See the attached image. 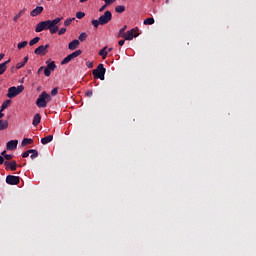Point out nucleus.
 Wrapping results in <instances>:
<instances>
[{
    "label": "nucleus",
    "instance_id": "nucleus-21",
    "mask_svg": "<svg viewBox=\"0 0 256 256\" xmlns=\"http://www.w3.org/2000/svg\"><path fill=\"white\" fill-rule=\"evenodd\" d=\"M31 143H33V139H31V138H24L22 140L21 145H22V147H25L26 145H31Z\"/></svg>",
    "mask_w": 256,
    "mask_h": 256
},
{
    "label": "nucleus",
    "instance_id": "nucleus-9",
    "mask_svg": "<svg viewBox=\"0 0 256 256\" xmlns=\"http://www.w3.org/2000/svg\"><path fill=\"white\" fill-rule=\"evenodd\" d=\"M17 145H19V140H10L6 144V149L7 151H15Z\"/></svg>",
    "mask_w": 256,
    "mask_h": 256
},
{
    "label": "nucleus",
    "instance_id": "nucleus-6",
    "mask_svg": "<svg viewBox=\"0 0 256 256\" xmlns=\"http://www.w3.org/2000/svg\"><path fill=\"white\" fill-rule=\"evenodd\" d=\"M47 67L44 69V75L45 77H51V71H54L57 69V65L55 64V61H52L49 63V61L46 62Z\"/></svg>",
    "mask_w": 256,
    "mask_h": 256
},
{
    "label": "nucleus",
    "instance_id": "nucleus-18",
    "mask_svg": "<svg viewBox=\"0 0 256 256\" xmlns=\"http://www.w3.org/2000/svg\"><path fill=\"white\" fill-rule=\"evenodd\" d=\"M9 127V121L7 120H0V131H5Z\"/></svg>",
    "mask_w": 256,
    "mask_h": 256
},
{
    "label": "nucleus",
    "instance_id": "nucleus-46",
    "mask_svg": "<svg viewBox=\"0 0 256 256\" xmlns=\"http://www.w3.org/2000/svg\"><path fill=\"white\" fill-rule=\"evenodd\" d=\"M27 61H29V56H25V57H24L23 63H24L25 65H27Z\"/></svg>",
    "mask_w": 256,
    "mask_h": 256
},
{
    "label": "nucleus",
    "instance_id": "nucleus-40",
    "mask_svg": "<svg viewBox=\"0 0 256 256\" xmlns=\"http://www.w3.org/2000/svg\"><path fill=\"white\" fill-rule=\"evenodd\" d=\"M22 157H23V159H27V157H29V151L27 150V151L23 152Z\"/></svg>",
    "mask_w": 256,
    "mask_h": 256
},
{
    "label": "nucleus",
    "instance_id": "nucleus-7",
    "mask_svg": "<svg viewBox=\"0 0 256 256\" xmlns=\"http://www.w3.org/2000/svg\"><path fill=\"white\" fill-rule=\"evenodd\" d=\"M134 37H139V34L135 28H132L131 30L127 31V33L123 34L125 41H133Z\"/></svg>",
    "mask_w": 256,
    "mask_h": 256
},
{
    "label": "nucleus",
    "instance_id": "nucleus-45",
    "mask_svg": "<svg viewBox=\"0 0 256 256\" xmlns=\"http://www.w3.org/2000/svg\"><path fill=\"white\" fill-rule=\"evenodd\" d=\"M5 163V158L3 156H0V165H3Z\"/></svg>",
    "mask_w": 256,
    "mask_h": 256
},
{
    "label": "nucleus",
    "instance_id": "nucleus-19",
    "mask_svg": "<svg viewBox=\"0 0 256 256\" xmlns=\"http://www.w3.org/2000/svg\"><path fill=\"white\" fill-rule=\"evenodd\" d=\"M73 56L71 54H69L67 57H65L62 61H61V65H67V63H71V61H73Z\"/></svg>",
    "mask_w": 256,
    "mask_h": 256
},
{
    "label": "nucleus",
    "instance_id": "nucleus-39",
    "mask_svg": "<svg viewBox=\"0 0 256 256\" xmlns=\"http://www.w3.org/2000/svg\"><path fill=\"white\" fill-rule=\"evenodd\" d=\"M85 95H86V97H93V91L88 90V91H86Z\"/></svg>",
    "mask_w": 256,
    "mask_h": 256
},
{
    "label": "nucleus",
    "instance_id": "nucleus-38",
    "mask_svg": "<svg viewBox=\"0 0 256 256\" xmlns=\"http://www.w3.org/2000/svg\"><path fill=\"white\" fill-rule=\"evenodd\" d=\"M24 62H20L16 64V69H22V67L24 66Z\"/></svg>",
    "mask_w": 256,
    "mask_h": 256
},
{
    "label": "nucleus",
    "instance_id": "nucleus-10",
    "mask_svg": "<svg viewBox=\"0 0 256 256\" xmlns=\"http://www.w3.org/2000/svg\"><path fill=\"white\" fill-rule=\"evenodd\" d=\"M47 49H49V44L41 45L35 49V55H45L47 53Z\"/></svg>",
    "mask_w": 256,
    "mask_h": 256
},
{
    "label": "nucleus",
    "instance_id": "nucleus-12",
    "mask_svg": "<svg viewBox=\"0 0 256 256\" xmlns=\"http://www.w3.org/2000/svg\"><path fill=\"white\" fill-rule=\"evenodd\" d=\"M43 13V6H37L30 12L31 17H37V15H41Z\"/></svg>",
    "mask_w": 256,
    "mask_h": 256
},
{
    "label": "nucleus",
    "instance_id": "nucleus-52",
    "mask_svg": "<svg viewBox=\"0 0 256 256\" xmlns=\"http://www.w3.org/2000/svg\"><path fill=\"white\" fill-rule=\"evenodd\" d=\"M87 0H80V3H86Z\"/></svg>",
    "mask_w": 256,
    "mask_h": 256
},
{
    "label": "nucleus",
    "instance_id": "nucleus-8",
    "mask_svg": "<svg viewBox=\"0 0 256 256\" xmlns=\"http://www.w3.org/2000/svg\"><path fill=\"white\" fill-rule=\"evenodd\" d=\"M21 178L19 176L8 175L6 177V183L8 185H19Z\"/></svg>",
    "mask_w": 256,
    "mask_h": 256
},
{
    "label": "nucleus",
    "instance_id": "nucleus-20",
    "mask_svg": "<svg viewBox=\"0 0 256 256\" xmlns=\"http://www.w3.org/2000/svg\"><path fill=\"white\" fill-rule=\"evenodd\" d=\"M39 41H41V38L39 36H36L32 40H30V42H29L30 47H33V45H37V43H39Z\"/></svg>",
    "mask_w": 256,
    "mask_h": 256
},
{
    "label": "nucleus",
    "instance_id": "nucleus-16",
    "mask_svg": "<svg viewBox=\"0 0 256 256\" xmlns=\"http://www.w3.org/2000/svg\"><path fill=\"white\" fill-rule=\"evenodd\" d=\"M98 55H100L102 59H107V55H109V52L107 51V46H105L102 50H100Z\"/></svg>",
    "mask_w": 256,
    "mask_h": 256
},
{
    "label": "nucleus",
    "instance_id": "nucleus-11",
    "mask_svg": "<svg viewBox=\"0 0 256 256\" xmlns=\"http://www.w3.org/2000/svg\"><path fill=\"white\" fill-rule=\"evenodd\" d=\"M4 165L6 167V169H11L12 171H17V162L16 161H5Z\"/></svg>",
    "mask_w": 256,
    "mask_h": 256
},
{
    "label": "nucleus",
    "instance_id": "nucleus-25",
    "mask_svg": "<svg viewBox=\"0 0 256 256\" xmlns=\"http://www.w3.org/2000/svg\"><path fill=\"white\" fill-rule=\"evenodd\" d=\"M115 11H116V13H125V6L118 5V6H116Z\"/></svg>",
    "mask_w": 256,
    "mask_h": 256
},
{
    "label": "nucleus",
    "instance_id": "nucleus-17",
    "mask_svg": "<svg viewBox=\"0 0 256 256\" xmlns=\"http://www.w3.org/2000/svg\"><path fill=\"white\" fill-rule=\"evenodd\" d=\"M53 141V135H48L41 139L42 145H47V143H51Z\"/></svg>",
    "mask_w": 256,
    "mask_h": 256
},
{
    "label": "nucleus",
    "instance_id": "nucleus-42",
    "mask_svg": "<svg viewBox=\"0 0 256 256\" xmlns=\"http://www.w3.org/2000/svg\"><path fill=\"white\" fill-rule=\"evenodd\" d=\"M103 1L106 3V5H111V3L115 2V0H103Z\"/></svg>",
    "mask_w": 256,
    "mask_h": 256
},
{
    "label": "nucleus",
    "instance_id": "nucleus-36",
    "mask_svg": "<svg viewBox=\"0 0 256 256\" xmlns=\"http://www.w3.org/2000/svg\"><path fill=\"white\" fill-rule=\"evenodd\" d=\"M65 33H67V28H61V29L58 31V35H65Z\"/></svg>",
    "mask_w": 256,
    "mask_h": 256
},
{
    "label": "nucleus",
    "instance_id": "nucleus-29",
    "mask_svg": "<svg viewBox=\"0 0 256 256\" xmlns=\"http://www.w3.org/2000/svg\"><path fill=\"white\" fill-rule=\"evenodd\" d=\"M79 41H81L83 43V41L87 40V33L82 32L79 37H78Z\"/></svg>",
    "mask_w": 256,
    "mask_h": 256
},
{
    "label": "nucleus",
    "instance_id": "nucleus-27",
    "mask_svg": "<svg viewBox=\"0 0 256 256\" xmlns=\"http://www.w3.org/2000/svg\"><path fill=\"white\" fill-rule=\"evenodd\" d=\"M82 53H83L82 50H76L72 52L70 55L72 56V58L76 59V57H79V55H81Z\"/></svg>",
    "mask_w": 256,
    "mask_h": 256
},
{
    "label": "nucleus",
    "instance_id": "nucleus-2",
    "mask_svg": "<svg viewBox=\"0 0 256 256\" xmlns=\"http://www.w3.org/2000/svg\"><path fill=\"white\" fill-rule=\"evenodd\" d=\"M105 73H107V69H105L103 64H99L97 68L92 71L94 79H100V81H105Z\"/></svg>",
    "mask_w": 256,
    "mask_h": 256
},
{
    "label": "nucleus",
    "instance_id": "nucleus-5",
    "mask_svg": "<svg viewBox=\"0 0 256 256\" xmlns=\"http://www.w3.org/2000/svg\"><path fill=\"white\" fill-rule=\"evenodd\" d=\"M98 19L100 21V25H107V23H109L111 19H113V14L111 13V11L107 10Z\"/></svg>",
    "mask_w": 256,
    "mask_h": 256
},
{
    "label": "nucleus",
    "instance_id": "nucleus-24",
    "mask_svg": "<svg viewBox=\"0 0 256 256\" xmlns=\"http://www.w3.org/2000/svg\"><path fill=\"white\" fill-rule=\"evenodd\" d=\"M143 24H144V25H153V24H155V19H154V18H146V19L143 21Z\"/></svg>",
    "mask_w": 256,
    "mask_h": 256
},
{
    "label": "nucleus",
    "instance_id": "nucleus-34",
    "mask_svg": "<svg viewBox=\"0 0 256 256\" xmlns=\"http://www.w3.org/2000/svg\"><path fill=\"white\" fill-rule=\"evenodd\" d=\"M57 93H59V88H54L51 90L52 97H55L57 95Z\"/></svg>",
    "mask_w": 256,
    "mask_h": 256
},
{
    "label": "nucleus",
    "instance_id": "nucleus-44",
    "mask_svg": "<svg viewBox=\"0 0 256 256\" xmlns=\"http://www.w3.org/2000/svg\"><path fill=\"white\" fill-rule=\"evenodd\" d=\"M118 45L123 47L125 45V40H119Z\"/></svg>",
    "mask_w": 256,
    "mask_h": 256
},
{
    "label": "nucleus",
    "instance_id": "nucleus-28",
    "mask_svg": "<svg viewBox=\"0 0 256 256\" xmlns=\"http://www.w3.org/2000/svg\"><path fill=\"white\" fill-rule=\"evenodd\" d=\"M82 53H83L82 50H76L72 52L70 55L72 56V58L76 59V57H79V55H81Z\"/></svg>",
    "mask_w": 256,
    "mask_h": 256
},
{
    "label": "nucleus",
    "instance_id": "nucleus-22",
    "mask_svg": "<svg viewBox=\"0 0 256 256\" xmlns=\"http://www.w3.org/2000/svg\"><path fill=\"white\" fill-rule=\"evenodd\" d=\"M10 104H11V100H6L5 102H3L0 110L1 113H3V111H5V109H7V107H9Z\"/></svg>",
    "mask_w": 256,
    "mask_h": 256
},
{
    "label": "nucleus",
    "instance_id": "nucleus-41",
    "mask_svg": "<svg viewBox=\"0 0 256 256\" xmlns=\"http://www.w3.org/2000/svg\"><path fill=\"white\" fill-rule=\"evenodd\" d=\"M88 69H93V62H86Z\"/></svg>",
    "mask_w": 256,
    "mask_h": 256
},
{
    "label": "nucleus",
    "instance_id": "nucleus-14",
    "mask_svg": "<svg viewBox=\"0 0 256 256\" xmlns=\"http://www.w3.org/2000/svg\"><path fill=\"white\" fill-rule=\"evenodd\" d=\"M9 63H11V59H8L7 61L0 64V75H3V73L7 71V65H9Z\"/></svg>",
    "mask_w": 256,
    "mask_h": 256
},
{
    "label": "nucleus",
    "instance_id": "nucleus-49",
    "mask_svg": "<svg viewBox=\"0 0 256 256\" xmlns=\"http://www.w3.org/2000/svg\"><path fill=\"white\" fill-rule=\"evenodd\" d=\"M1 155H2L3 157H5V155H7V151H5V150L2 151V152H1Z\"/></svg>",
    "mask_w": 256,
    "mask_h": 256
},
{
    "label": "nucleus",
    "instance_id": "nucleus-4",
    "mask_svg": "<svg viewBox=\"0 0 256 256\" xmlns=\"http://www.w3.org/2000/svg\"><path fill=\"white\" fill-rule=\"evenodd\" d=\"M25 87L23 85H19L18 87L12 86L8 89L7 97L9 99H13V97H17L20 93H23Z\"/></svg>",
    "mask_w": 256,
    "mask_h": 256
},
{
    "label": "nucleus",
    "instance_id": "nucleus-53",
    "mask_svg": "<svg viewBox=\"0 0 256 256\" xmlns=\"http://www.w3.org/2000/svg\"><path fill=\"white\" fill-rule=\"evenodd\" d=\"M111 51H113V48H109L108 49V52L111 53Z\"/></svg>",
    "mask_w": 256,
    "mask_h": 256
},
{
    "label": "nucleus",
    "instance_id": "nucleus-3",
    "mask_svg": "<svg viewBox=\"0 0 256 256\" xmlns=\"http://www.w3.org/2000/svg\"><path fill=\"white\" fill-rule=\"evenodd\" d=\"M49 101H51V95L44 91L38 96L36 100V105L37 107L45 108L47 107V102Z\"/></svg>",
    "mask_w": 256,
    "mask_h": 256
},
{
    "label": "nucleus",
    "instance_id": "nucleus-30",
    "mask_svg": "<svg viewBox=\"0 0 256 256\" xmlns=\"http://www.w3.org/2000/svg\"><path fill=\"white\" fill-rule=\"evenodd\" d=\"M73 21H75V18L66 19L64 22V27H69V25H71V23H73Z\"/></svg>",
    "mask_w": 256,
    "mask_h": 256
},
{
    "label": "nucleus",
    "instance_id": "nucleus-31",
    "mask_svg": "<svg viewBox=\"0 0 256 256\" xmlns=\"http://www.w3.org/2000/svg\"><path fill=\"white\" fill-rule=\"evenodd\" d=\"M127 30V25H124L120 31H119V36H122L125 35V31Z\"/></svg>",
    "mask_w": 256,
    "mask_h": 256
},
{
    "label": "nucleus",
    "instance_id": "nucleus-1",
    "mask_svg": "<svg viewBox=\"0 0 256 256\" xmlns=\"http://www.w3.org/2000/svg\"><path fill=\"white\" fill-rule=\"evenodd\" d=\"M61 19L63 18H56L54 20H46L38 23L36 25L35 31L36 33H41V31H45V29H49L52 35H55L57 31H59V23H61Z\"/></svg>",
    "mask_w": 256,
    "mask_h": 256
},
{
    "label": "nucleus",
    "instance_id": "nucleus-50",
    "mask_svg": "<svg viewBox=\"0 0 256 256\" xmlns=\"http://www.w3.org/2000/svg\"><path fill=\"white\" fill-rule=\"evenodd\" d=\"M5 57V54L1 53L0 54V61Z\"/></svg>",
    "mask_w": 256,
    "mask_h": 256
},
{
    "label": "nucleus",
    "instance_id": "nucleus-35",
    "mask_svg": "<svg viewBox=\"0 0 256 256\" xmlns=\"http://www.w3.org/2000/svg\"><path fill=\"white\" fill-rule=\"evenodd\" d=\"M37 157H39V151L36 150L34 153L31 154L30 158L37 159Z\"/></svg>",
    "mask_w": 256,
    "mask_h": 256
},
{
    "label": "nucleus",
    "instance_id": "nucleus-33",
    "mask_svg": "<svg viewBox=\"0 0 256 256\" xmlns=\"http://www.w3.org/2000/svg\"><path fill=\"white\" fill-rule=\"evenodd\" d=\"M85 17V12H77L76 13V18L77 19H83Z\"/></svg>",
    "mask_w": 256,
    "mask_h": 256
},
{
    "label": "nucleus",
    "instance_id": "nucleus-43",
    "mask_svg": "<svg viewBox=\"0 0 256 256\" xmlns=\"http://www.w3.org/2000/svg\"><path fill=\"white\" fill-rule=\"evenodd\" d=\"M107 9V4L103 5L100 9L99 12L102 13V11H105Z\"/></svg>",
    "mask_w": 256,
    "mask_h": 256
},
{
    "label": "nucleus",
    "instance_id": "nucleus-37",
    "mask_svg": "<svg viewBox=\"0 0 256 256\" xmlns=\"http://www.w3.org/2000/svg\"><path fill=\"white\" fill-rule=\"evenodd\" d=\"M4 159H6V161H11V159H13V155L7 154L4 156Z\"/></svg>",
    "mask_w": 256,
    "mask_h": 256
},
{
    "label": "nucleus",
    "instance_id": "nucleus-32",
    "mask_svg": "<svg viewBox=\"0 0 256 256\" xmlns=\"http://www.w3.org/2000/svg\"><path fill=\"white\" fill-rule=\"evenodd\" d=\"M92 25L97 29V27H99V25H101V21L98 20H92Z\"/></svg>",
    "mask_w": 256,
    "mask_h": 256
},
{
    "label": "nucleus",
    "instance_id": "nucleus-13",
    "mask_svg": "<svg viewBox=\"0 0 256 256\" xmlns=\"http://www.w3.org/2000/svg\"><path fill=\"white\" fill-rule=\"evenodd\" d=\"M79 45H80L79 40L75 39L68 44V49L70 51H75V49H77V47H79Z\"/></svg>",
    "mask_w": 256,
    "mask_h": 256
},
{
    "label": "nucleus",
    "instance_id": "nucleus-51",
    "mask_svg": "<svg viewBox=\"0 0 256 256\" xmlns=\"http://www.w3.org/2000/svg\"><path fill=\"white\" fill-rule=\"evenodd\" d=\"M5 114H3L1 111H0V119H3Z\"/></svg>",
    "mask_w": 256,
    "mask_h": 256
},
{
    "label": "nucleus",
    "instance_id": "nucleus-47",
    "mask_svg": "<svg viewBox=\"0 0 256 256\" xmlns=\"http://www.w3.org/2000/svg\"><path fill=\"white\" fill-rule=\"evenodd\" d=\"M43 69H45V67H43V66H41V67L38 69V71H37L38 75H41V71H43Z\"/></svg>",
    "mask_w": 256,
    "mask_h": 256
},
{
    "label": "nucleus",
    "instance_id": "nucleus-48",
    "mask_svg": "<svg viewBox=\"0 0 256 256\" xmlns=\"http://www.w3.org/2000/svg\"><path fill=\"white\" fill-rule=\"evenodd\" d=\"M36 151H37V150H35V149H29V150H28V153H29V155H30V153L33 154V153L36 152Z\"/></svg>",
    "mask_w": 256,
    "mask_h": 256
},
{
    "label": "nucleus",
    "instance_id": "nucleus-15",
    "mask_svg": "<svg viewBox=\"0 0 256 256\" xmlns=\"http://www.w3.org/2000/svg\"><path fill=\"white\" fill-rule=\"evenodd\" d=\"M39 123H41V114H35L32 121V125H34V127H37Z\"/></svg>",
    "mask_w": 256,
    "mask_h": 256
},
{
    "label": "nucleus",
    "instance_id": "nucleus-23",
    "mask_svg": "<svg viewBox=\"0 0 256 256\" xmlns=\"http://www.w3.org/2000/svg\"><path fill=\"white\" fill-rule=\"evenodd\" d=\"M26 9H22L16 16H14L13 21L17 22L21 18V16L25 13Z\"/></svg>",
    "mask_w": 256,
    "mask_h": 256
},
{
    "label": "nucleus",
    "instance_id": "nucleus-26",
    "mask_svg": "<svg viewBox=\"0 0 256 256\" xmlns=\"http://www.w3.org/2000/svg\"><path fill=\"white\" fill-rule=\"evenodd\" d=\"M27 41H22L20 43H18L17 45V49L21 50V49H25V47H27Z\"/></svg>",
    "mask_w": 256,
    "mask_h": 256
}]
</instances>
